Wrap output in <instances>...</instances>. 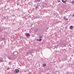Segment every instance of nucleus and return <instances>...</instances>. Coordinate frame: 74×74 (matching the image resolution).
Returning <instances> with one entry per match:
<instances>
[{
	"label": "nucleus",
	"instance_id": "8",
	"mask_svg": "<svg viewBox=\"0 0 74 74\" xmlns=\"http://www.w3.org/2000/svg\"><path fill=\"white\" fill-rule=\"evenodd\" d=\"M43 67H45V66H46V64H43Z\"/></svg>",
	"mask_w": 74,
	"mask_h": 74
},
{
	"label": "nucleus",
	"instance_id": "11",
	"mask_svg": "<svg viewBox=\"0 0 74 74\" xmlns=\"http://www.w3.org/2000/svg\"><path fill=\"white\" fill-rule=\"evenodd\" d=\"M8 58L9 59H11V58L10 57H9Z\"/></svg>",
	"mask_w": 74,
	"mask_h": 74
},
{
	"label": "nucleus",
	"instance_id": "3",
	"mask_svg": "<svg viewBox=\"0 0 74 74\" xmlns=\"http://www.w3.org/2000/svg\"><path fill=\"white\" fill-rule=\"evenodd\" d=\"M70 29H71V30H73V26H71L70 27H69Z\"/></svg>",
	"mask_w": 74,
	"mask_h": 74
},
{
	"label": "nucleus",
	"instance_id": "5",
	"mask_svg": "<svg viewBox=\"0 0 74 74\" xmlns=\"http://www.w3.org/2000/svg\"><path fill=\"white\" fill-rule=\"evenodd\" d=\"M62 1L63 3H65L66 2V0H62Z\"/></svg>",
	"mask_w": 74,
	"mask_h": 74
},
{
	"label": "nucleus",
	"instance_id": "14",
	"mask_svg": "<svg viewBox=\"0 0 74 74\" xmlns=\"http://www.w3.org/2000/svg\"><path fill=\"white\" fill-rule=\"evenodd\" d=\"M73 17H74V14H73Z\"/></svg>",
	"mask_w": 74,
	"mask_h": 74
},
{
	"label": "nucleus",
	"instance_id": "6",
	"mask_svg": "<svg viewBox=\"0 0 74 74\" xmlns=\"http://www.w3.org/2000/svg\"><path fill=\"white\" fill-rule=\"evenodd\" d=\"M64 19H65V21H67V18H66V17L64 16Z\"/></svg>",
	"mask_w": 74,
	"mask_h": 74
},
{
	"label": "nucleus",
	"instance_id": "12",
	"mask_svg": "<svg viewBox=\"0 0 74 74\" xmlns=\"http://www.w3.org/2000/svg\"><path fill=\"white\" fill-rule=\"evenodd\" d=\"M58 3H60V1L58 0Z\"/></svg>",
	"mask_w": 74,
	"mask_h": 74
},
{
	"label": "nucleus",
	"instance_id": "15",
	"mask_svg": "<svg viewBox=\"0 0 74 74\" xmlns=\"http://www.w3.org/2000/svg\"><path fill=\"white\" fill-rule=\"evenodd\" d=\"M38 8V6H36V8Z\"/></svg>",
	"mask_w": 74,
	"mask_h": 74
},
{
	"label": "nucleus",
	"instance_id": "10",
	"mask_svg": "<svg viewBox=\"0 0 74 74\" xmlns=\"http://www.w3.org/2000/svg\"><path fill=\"white\" fill-rule=\"evenodd\" d=\"M72 4H74V1H72Z\"/></svg>",
	"mask_w": 74,
	"mask_h": 74
},
{
	"label": "nucleus",
	"instance_id": "16",
	"mask_svg": "<svg viewBox=\"0 0 74 74\" xmlns=\"http://www.w3.org/2000/svg\"><path fill=\"white\" fill-rule=\"evenodd\" d=\"M5 42H4V43H5Z\"/></svg>",
	"mask_w": 74,
	"mask_h": 74
},
{
	"label": "nucleus",
	"instance_id": "7",
	"mask_svg": "<svg viewBox=\"0 0 74 74\" xmlns=\"http://www.w3.org/2000/svg\"><path fill=\"white\" fill-rule=\"evenodd\" d=\"M37 41H42V39H37Z\"/></svg>",
	"mask_w": 74,
	"mask_h": 74
},
{
	"label": "nucleus",
	"instance_id": "2",
	"mask_svg": "<svg viewBox=\"0 0 74 74\" xmlns=\"http://www.w3.org/2000/svg\"><path fill=\"white\" fill-rule=\"evenodd\" d=\"M40 0H35V3H37V2H39L40 1Z\"/></svg>",
	"mask_w": 74,
	"mask_h": 74
},
{
	"label": "nucleus",
	"instance_id": "9",
	"mask_svg": "<svg viewBox=\"0 0 74 74\" xmlns=\"http://www.w3.org/2000/svg\"><path fill=\"white\" fill-rule=\"evenodd\" d=\"M35 32H38V29H36V30H35Z\"/></svg>",
	"mask_w": 74,
	"mask_h": 74
},
{
	"label": "nucleus",
	"instance_id": "4",
	"mask_svg": "<svg viewBox=\"0 0 74 74\" xmlns=\"http://www.w3.org/2000/svg\"><path fill=\"white\" fill-rule=\"evenodd\" d=\"M26 36L27 37H30V34H27L26 35Z\"/></svg>",
	"mask_w": 74,
	"mask_h": 74
},
{
	"label": "nucleus",
	"instance_id": "1",
	"mask_svg": "<svg viewBox=\"0 0 74 74\" xmlns=\"http://www.w3.org/2000/svg\"><path fill=\"white\" fill-rule=\"evenodd\" d=\"M15 71L16 73H18L19 72V70L18 69H17L15 70Z\"/></svg>",
	"mask_w": 74,
	"mask_h": 74
},
{
	"label": "nucleus",
	"instance_id": "13",
	"mask_svg": "<svg viewBox=\"0 0 74 74\" xmlns=\"http://www.w3.org/2000/svg\"><path fill=\"white\" fill-rule=\"evenodd\" d=\"M39 38H42V37L39 36Z\"/></svg>",
	"mask_w": 74,
	"mask_h": 74
}]
</instances>
